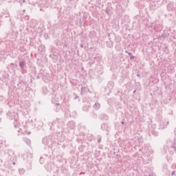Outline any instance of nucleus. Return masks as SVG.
<instances>
[{
    "label": "nucleus",
    "mask_w": 176,
    "mask_h": 176,
    "mask_svg": "<svg viewBox=\"0 0 176 176\" xmlns=\"http://www.w3.org/2000/svg\"><path fill=\"white\" fill-rule=\"evenodd\" d=\"M54 44L56 45V46H58V41L56 40L54 41Z\"/></svg>",
    "instance_id": "nucleus-42"
},
{
    "label": "nucleus",
    "mask_w": 176,
    "mask_h": 176,
    "mask_svg": "<svg viewBox=\"0 0 176 176\" xmlns=\"http://www.w3.org/2000/svg\"><path fill=\"white\" fill-rule=\"evenodd\" d=\"M105 13L111 17L112 14H113V8L111 6H107V7L105 9Z\"/></svg>",
    "instance_id": "nucleus-8"
},
{
    "label": "nucleus",
    "mask_w": 176,
    "mask_h": 176,
    "mask_svg": "<svg viewBox=\"0 0 176 176\" xmlns=\"http://www.w3.org/2000/svg\"><path fill=\"white\" fill-rule=\"evenodd\" d=\"M101 130H103V131H109L111 128L108 126V124L103 123L101 124Z\"/></svg>",
    "instance_id": "nucleus-12"
},
{
    "label": "nucleus",
    "mask_w": 176,
    "mask_h": 176,
    "mask_svg": "<svg viewBox=\"0 0 176 176\" xmlns=\"http://www.w3.org/2000/svg\"><path fill=\"white\" fill-rule=\"evenodd\" d=\"M151 127L153 128V129H151V134L154 135V137H157V135H159V132L156 131L157 129V128H156V124L151 125Z\"/></svg>",
    "instance_id": "nucleus-11"
},
{
    "label": "nucleus",
    "mask_w": 176,
    "mask_h": 176,
    "mask_svg": "<svg viewBox=\"0 0 176 176\" xmlns=\"http://www.w3.org/2000/svg\"><path fill=\"white\" fill-rule=\"evenodd\" d=\"M67 44L63 45V47H67Z\"/></svg>",
    "instance_id": "nucleus-50"
},
{
    "label": "nucleus",
    "mask_w": 176,
    "mask_h": 176,
    "mask_svg": "<svg viewBox=\"0 0 176 176\" xmlns=\"http://www.w3.org/2000/svg\"><path fill=\"white\" fill-rule=\"evenodd\" d=\"M98 144H100V142H101V136H98Z\"/></svg>",
    "instance_id": "nucleus-39"
},
{
    "label": "nucleus",
    "mask_w": 176,
    "mask_h": 176,
    "mask_svg": "<svg viewBox=\"0 0 176 176\" xmlns=\"http://www.w3.org/2000/svg\"><path fill=\"white\" fill-rule=\"evenodd\" d=\"M168 145L170 148L172 149H174L175 152L176 151V139L173 138L172 140H170L168 142Z\"/></svg>",
    "instance_id": "nucleus-6"
},
{
    "label": "nucleus",
    "mask_w": 176,
    "mask_h": 176,
    "mask_svg": "<svg viewBox=\"0 0 176 176\" xmlns=\"http://www.w3.org/2000/svg\"><path fill=\"white\" fill-rule=\"evenodd\" d=\"M23 141L25 142L28 146H31V140L28 139V138H23Z\"/></svg>",
    "instance_id": "nucleus-19"
},
{
    "label": "nucleus",
    "mask_w": 176,
    "mask_h": 176,
    "mask_svg": "<svg viewBox=\"0 0 176 176\" xmlns=\"http://www.w3.org/2000/svg\"><path fill=\"white\" fill-rule=\"evenodd\" d=\"M19 67L21 69L24 68L25 67V62L24 60H21L19 62Z\"/></svg>",
    "instance_id": "nucleus-26"
},
{
    "label": "nucleus",
    "mask_w": 176,
    "mask_h": 176,
    "mask_svg": "<svg viewBox=\"0 0 176 176\" xmlns=\"http://www.w3.org/2000/svg\"><path fill=\"white\" fill-rule=\"evenodd\" d=\"M45 45L43 44H41L38 46V51L40 52V53H43V52H45Z\"/></svg>",
    "instance_id": "nucleus-17"
},
{
    "label": "nucleus",
    "mask_w": 176,
    "mask_h": 176,
    "mask_svg": "<svg viewBox=\"0 0 176 176\" xmlns=\"http://www.w3.org/2000/svg\"><path fill=\"white\" fill-rule=\"evenodd\" d=\"M163 173H164L166 176H171V172L167 168V165L164 166Z\"/></svg>",
    "instance_id": "nucleus-14"
},
{
    "label": "nucleus",
    "mask_w": 176,
    "mask_h": 176,
    "mask_svg": "<svg viewBox=\"0 0 176 176\" xmlns=\"http://www.w3.org/2000/svg\"><path fill=\"white\" fill-rule=\"evenodd\" d=\"M170 36V33H168V30H164L162 34L157 36V39L160 41H164V39H167Z\"/></svg>",
    "instance_id": "nucleus-5"
},
{
    "label": "nucleus",
    "mask_w": 176,
    "mask_h": 176,
    "mask_svg": "<svg viewBox=\"0 0 176 176\" xmlns=\"http://www.w3.org/2000/svg\"><path fill=\"white\" fill-rule=\"evenodd\" d=\"M67 127L69 129H70L71 130H74V129H75V127H76V123L74 120L69 121L67 122Z\"/></svg>",
    "instance_id": "nucleus-10"
},
{
    "label": "nucleus",
    "mask_w": 176,
    "mask_h": 176,
    "mask_svg": "<svg viewBox=\"0 0 176 176\" xmlns=\"http://www.w3.org/2000/svg\"><path fill=\"white\" fill-rule=\"evenodd\" d=\"M111 36L110 34L108 35V36Z\"/></svg>",
    "instance_id": "nucleus-63"
},
{
    "label": "nucleus",
    "mask_w": 176,
    "mask_h": 176,
    "mask_svg": "<svg viewBox=\"0 0 176 176\" xmlns=\"http://www.w3.org/2000/svg\"><path fill=\"white\" fill-rule=\"evenodd\" d=\"M165 3H167L168 2H170L171 0H163Z\"/></svg>",
    "instance_id": "nucleus-45"
},
{
    "label": "nucleus",
    "mask_w": 176,
    "mask_h": 176,
    "mask_svg": "<svg viewBox=\"0 0 176 176\" xmlns=\"http://www.w3.org/2000/svg\"><path fill=\"white\" fill-rule=\"evenodd\" d=\"M63 124H64V122H63V120L60 118L56 119L52 122L49 123V126H50V129L56 130V133H58V134H60V133H63ZM57 129H59L60 131H58Z\"/></svg>",
    "instance_id": "nucleus-1"
},
{
    "label": "nucleus",
    "mask_w": 176,
    "mask_h": 176,
    "mask_svg": "<svg viewBox=\"0 0 176 176\" xmlns=\"http://www.w3.org/2000/svg\"><path fill=\"white\" fill-rule=\"evenodd\" d=\"M14 126L15 129H17V127H20V122L15 120V121L14 122Z\"/></svg>",
    "instance_id": "nucleus-27"
},
{
    "label": "nucleus",
    "mask_w": 176,
    "mask_h": 176,
    "mask_svg": "<svg viewBox=\"0 0 176 176\" xmlns=\"http://www.w3.org/2000/svg\"><path fill=\"white\" fill-rule=\"evenodd\" d=\"M98 68H100V69L102 68L101 66H98Z\"/></svg>",
    "instance_id": "nucleus-52"
},
{
    "label": "nucleus",
    "mask_w": 176,
    "mask_h": 176,
    "mask_svg": "<svg viewBox=\"0 0 176 176\" xmlns=\"http://www.w3.org/2000/svg\"><path fill=\"white\" fill-rule=\"evenodd\" d=\"M137 76H138V77L140 78V76H140V74H137Z\"/></svg>",
    "instance_id": "nucleus-55"
},
{
    "label": "nucleus",
    "mask_w": 176,
    "mask_h": 176,
    "mask_svg": "<svg viewBox=\"0 0 176 176\" xmlns=\"http://www.w3.org/2000/svg\"><path fill=\"white\" fill-rule=\"evenodd\" d=\"M96 5H98V6H100V5H101V0H96Z\"/></svg>",
    "instance_id": "nucleus-37"
},
{
    "label": "nucleus",
    "mask_w": 176,
    "mask_h": 176,
    "mask_svg": "<svg viewBox=\"0 0 176 176\" xmlns=\"http://www.w3.org/2000/svg\"><path fill=\"white\" fill-rule=\"evenodd\" d=\"M135 56L133 55L130 56V60H134Z\"/></svg>",
    "instance_id": "nucleus-43"
},
{
    "label": "nucleus",
    "mask_w": 176,
    "mask_h": 176,
    "mask_svg": "<svg viewBox=\"0 0 176 176\" xmlns=\"http://www.w3.org/2000/svg\"><path fill=\"white\" fill-rule=\"evenodd\" d=\"M21 71L23 75H24V74H27V69H25L24 67L21 69Z\"/></svg>",
    "instance_id": "nucleus-35"
},
{
    "label": "nucleus",
    "mask_w": 176,
    "mask_h": 176,
    "mask_svg": "<svg viewBox=\"0 0 176 176\" xmlns=\"http://www.w3.org/2000/svg\"><path fill=\"white\" fill-rule=\"evenodd\" d=\"M85 90H86L85 87H82L81 88V94H83V93H85Z\"/></svg>",
    "instance_id": "nucleus-38"
},
{
    "label": "nucleus",
    "mask_w": 176,
    "mask_h": 176,
    "mask_svg": "<svg viewBox=\"0 0 176 176\" xmlns=\"http://www.w3.org/2000/svg\"><path fill=\"white\" fill-rule=\"evenodd\" d=\"M162 49H163V52H164L166 54H168V53H170V49H168V45L165 44Z\"/></svg>",
    "instance_id": "nucleus-21"
},
{
    "label": "nucleus",
    "mask_w": 176,
    "mask_h": 176,
    "mask_svg": "<svg viewBox=\"0 0 176 176\" xmlns=\"http://www.w3.org/2000/svg\"><path fill=\"white\" fill-rule=\"evenodd\" d=\"M76 24L78 27L82 28V18H80V17L77 18V19L76 21Z\"/></svg>",
    "instance_id": "nucleus-16"
},
{
    "label": "nucleus",
    "mask_w": 176,
    "mask_h": 176,
    "mask_svg": "<svg viewBox=\"0 0 176 176\" xmlns=\"http://www.w3.org/2000/svg\"><path fill=\"white\" fill-rule=\"evenodd\" d=\"M26 123L27 124H31L32 127H37L38 129H41L42 127H43V122L38 118H35L34 120L29 118L26 121Z\"/></svg>",
    "instance_id": "nucleus-3"
},
{
    "label": "nucleus",
    "mask_w": 176,
    "mask_h": 176,
    "mask_svg": "<svg viewBox=\"0 0 176 176\" xmlns=\"http://www.w3.org/2000/svg\"><path fill=\"white\" fill-rule=\"evenodd\" d=\"M144 176H156V175H155L153 172L150 171V172H145Z\"/></svg>",
    "instance_id": "nucleus-23"
},
{
    "label": "nucleus",
    "mask_w": 176,
    "mask_h": 176,
    "mask_svg": "<svg viewBox=\"0 0 176 176\" xmlns=\"http://www.w3.org/2000/svg\"><path fill=\"white\" fill-rule=\"evenodd\" d=\"M174 175L176 176V171H175V170H173V171H172V173H171V176H174Z\"/></svg>",
    "instance_id": "nucleus-41"
},
{
    "label": "nucleus",
    "mask_w": 176,
    "mask_h": 176,
    "mask_svg": "<svg viewBox=\"0 0 176 176\" xmlns=\"http://www.w3.org/2000/svg\"><path fill=\"white\" fill-rule=\"evenodd\" d=\"M137 92V90L133 91V94Z\"/></svg>",
    "instance_id": "nucleus-53"
},
{
    "label": "nucleus",
    "mask_w": 176,
    "mask_h": 176,
    "mask_svg": "<svg viewBox=\"0 0 176 176\" xmlns=\"http://www.w3.org/2000/svg\"><path fill=\"white\" fill-rule=\"evenodd\" d=\"M23 2H25V0H23Z\"/></svg>",
    "instance_id": "nucleus-59"
},
{
    "label": "nucleus",
    "mask_w": 176,
    "mask_h": 176,
    "mask_svg": "<svg viewBox=\"0 0 176 176\" xmlns=\"http://www.w3.org/2000/svg\"><path fill=\"white\" fill-rule=\"evenodd\" d=\"M121 94H123V92H121Z\"/></svg>",
    "instance_id": "nucleus-64"
},
{
    "label": "nucleus",
    "mask_w": 176,
    "mask_h": 176,
    "mask_svg": "<svg viewBox=\"0 0 176 176\" xmlns=\"http://www.w3.org/2000/svg\"><path fill=\"white\" fill-rule=\"evenodd\" d=\"M75 97L74 98V100H78V101H80V98H79V96H76V94H75Z\"/></svg>",
    "instance_id": "nucleus-36"
},
{
    "label": "nucleus",
    "mask_w": 176,
    "mask_h": 176,
    "mask_svg": "<svg viewBox=\"0 0 176 176\" xmlns=\"http://www.w3.org/2000/svg\"><path fill=\"white\" fill-rule=\"evenodd\" d=\"M80 47H83V44H80Z\"/></svg>",
    "instance_id": "nucleus-54"
},
{
    "label": "nucleus",
    "mask_w": 176,
    "mask_h": 176,
    "mask_svg": "<svg viewBox=\"0 0 176 176\" xmlns=\"http://www.w3.org/2000/svg\"><path fill=\"white\" fill-rule=\"evenodd\" d=\"M115 86V82H113V81H109L107 84V87L111 90L112 89H113Z\"/></svg>",
    "instance_id": "nucleus-22"
},
{
    "label": "nucleus",
    "mask_w": 176,
    "mask_h": 176,
    "mask_svg": "<svg viewBox=\"0 0 176 176\" xmlns=\"http://www.w3.org/2000/svg\"><path fill=\"white\" fill-rule=\"evenodd\" d=\"M10 21H12V19H10Z\"/></svg>",
    "instance_id": "nucleus-60"
},
{
    "label": "nucleus",
    "mask_w": 176,
    "mask_h": 176,
    "mask_svg": "<svg viewBox=\"0 0 176 176\" xmlns=\"http://www.w3.org/2000/svg\"><path fill=\"white\" fill-rule=\"evenodd\" d=\"M39 162L41 164H43L45 163V158H43V157H41L39 160Z\"/></svg>",
    "instance_id": "nucleus-32"
},
{
    "label": "nucleus",
    "mask_w": 176,
    "mask_h": 176,
    "mask_svg": "<svg viewBox=\"0 0 176 176\" xmlns=\"http://www.w3.org/2000/svg\"><path fill=\"white\" fill-rule=\"evenodd\" d=\"M18 133H21V129L18 130Z\"/></svg>",
    "instance_id": "nucleus-51"
},
{
    "label": "nucleus",
    "mask_w": 176,
    "mask_h": 176,
    "mask_svg": "<svg viewBox=\"0 0 176 176\" xmlns=\"http://www.w3.org/2000/svg\"><path fill=\"white\" fill-rule=\"evenodd\" d=\"M89 109H90V106H89V105H85L82 107V111H84V112H89Z\"/></svg>",
    "instance_id": "nucleus-25"
},
{
    "label": "nucleus",
    "mask_w": 176,
    "mask_h": 176,
    "mask_svg": "<svg viewBox=\"0 0 176 176\" xmlns=\"http://www.w3.org/2000/svg\"><path fill=\"white\" fill-rule=\"evenodd\" d=\"M143 149H144V152L148 155H152V153H153L152 147H151L149 144H144Z\"/></svg>",
    "instance_id": "nucleus-7"
},
{
    "label": "nucleus",
    "mask_w": 176,
    "mask_h": 176,
    "mask_svg": "<svg viewBox=\"0 0 176 176\" xmlns=\"http://www.w3.org/2000/svg\"><path fill=\"white\" fill-rule=\"evenodd\" d=\"M56 107H58L60 108V103H56Z\"/></svg>",
    "instance_id": "nucleus-47"
},
{
    "label": "nucleus",
    "mask_w": 176,
    "mask_h": 176,
    "mask_svg": "<svg viewBox=\"0 0 176 176\" xmlns=\"http://www.w3.org/2000/svg\"><path fill=\"white\" fill-rule=\"evenodd\" d=\"M7 116L8 117V118L11 120H16V118H17V113H12L10 111H8L7 113Z\"/></svg>",
    "instance_id": "nucleus-9"
},
{
    "label": "nucleus",
    "mask_w": 176,
    "mask_h": 176,
    "mask_svg": "<svg viewBox=\"0 0 176 176\" xmlns=\"http://www.w3.org/2000/svg\"><path fill=\"white\" fill-rule=\"evenodd\" d=\"M23 12H25V10H23Z\"/></svg>",
    "instance_id": "nucleus-62"
},
{
    "label": "nucleus",
    "mask_w": 176,
    "mask_h": 176,
    "mask_svg": "<svg viewBox=\"0 0 176 176\" xmlns=\"http://www.w3.org/2000/svg\"><path fill=\"white\" fill-rule=\"evenodd\" d=\"M60 111V107H56V112H58Z\"/></svg>",
    "instance_id": "nucleus-44"
},
{
    "label": "nucleus",
    "mask_w": 176,
    "mask_h": 176,
    "mask_svg": "<svg viewBox=\"0 0 176 176\" xmlns=\"http://www.w3.org/2000/svg\"><path fill=\"white\" fill-rule=\"evenodd\" d=\"M16 38H17L16 33L12 32L7 34L8 41H10V39H16Z\"/></svg>",
    "instance_id": "nucleus-13"
},
{
    "label": "nucleus",
    "mask_w": 176,
    "mask_h": 176,
    "mask_svg": "<svg viewBox=\"0 0 176 176\" xmlns=\"http://www.w3.org/2000/svg\"><path fill=\"white\" fill-rule=\"evenodd\" d=\"M126 53H127V54H129V56H132L133 54H131V52H129L127 51H126Z\"/></svg>",
    "instance_id": "nucleus-46"
},
{
    "label": "nucleus",
    "mask_w": 176,
    "mask_h": 176,
    "mask_svg": "<svg viewBox=\"0 0 176 176\" xmlns=\"http://www.w3.org/2000/svg\"><path fill=\"white\" fill-rule=\"evenodd\" d=\"M87 138L89 140V141H92L93 138H94V136H93V135H91V134H88Z\"/></svg>",
    "instance_id": "nucleus-31"
},
{
    "label": "nucleus",
    "mask_w": 176,
    "mask_h": 176,
    "mask_svg": "<svg viewBox=\"0 0 176 176\" xmlns=\"http://www.w3.org/2000/svg\"><path fill=\"white\" fill-rule=\"evenodd\" d=\"M6 17H9V14H8V16H6Z\"/></svg>",
    "instance_id": "nucleus-58"
},
{
    "label": "nucleus",
    "mask_w": 176,
    "mask_h": 176,
    "mask_svg": "<svg viewBox=\"0 0 176 176\" xmlns=\"http://www.w3.org/2000/svg\"><path fill=\"white\" fill-rule=\"evenodd\" d=\"M106 46L107 47H109V49H112V47H113V41L111 40L109 41H106Z\"/></svg>",
    "instance_id": "nucleus-15"
},
{
    "label": "nucleus",
    "mask_w": 176,
    "mask_h": 176,
    "mask_svg": "<svg viewBox=\"0 0 176 176\" xmlns=\"http://www.w3.org/2000/svg\"><path fill=\"white\" fill-rule=\"evenodd\" d=\"M42 142L43 145L48 146L49 148H52L53 144L57 142L56 140V137L54 135H48L45 137L42 140Z\"/></svg>",
    "instance_id": "nucleus-2"
},
{
    "label": "nucleus",
    "mask_w": 176,
    "mask_h": 176,
    "mask_svg": "<svg viewBox=\"0 0 176 176\" xmlns=\"http://www.w3.org/2000/svg\"><path fill=\"white\" fill-rule=\"evenodd\" d=\"M23 160L26 162V163H29L30 165L32 164V157L34 155L31 153H25L22 155Z\"/></svg>",
    "instance_id": "nucleus-4"
},
{
    "label": "nucleus",
    "mask_w": 176,
    "mask_h": 176,
    "mask_svg": "<svg viewBox=\"0 0 176 176\" xmlns=\"http://www.w3.org/2000/svg\"><path fill=\"white\" fill-rule=\"evenodd\" d=\"M19 173L21 175H23V174H24V173H25V170H24V168H20L19 170Z\"/></svg>",
    "instance_id": "nucleus-30"
},
{
    "label": "nucleus",
    "mask_w": 176,
    "mask_h": 176,
    "mask_svg": "<svg viewBox=\"0 0 176 176\" xmlns=\"http://www.w3.org/2000/svg\"><path fill=\"white\" fill-rule=\"evenodd\" d=\"M42 93H43V94H44V95L47 94V93H49V91L47 90V87H43L42 88Z\"/></svg>",
    "instance_id": "nucleus-24"
},
{
    "label": "nucleus",
    "mask_w": 176,
    "mask_h": 176,
    "mask_svg": "<svg viewBox=\"0 0 176 176\" xmlns=\"http://www.w3.org/2000/svg\"><path fill=\"white\" fill-rule=\"evenodd\" d=\"M50 57H53V55H52V54H50Z\"/></svg>",
    "instance_id": "nucleus-56"
},
{
    "label": "nucleus",
    "mask_w": 176,
    "mask_h": 176,
    "mask_svg": "<svg viewBox=\"0 0 176 176\" xmlns=\"http://www.w3.org/2000/svg\"><path fill=\"white\" fill-rule=\"evenodd\" d=\"M100 118L102 120H108L109 119V117L108 116V115L105 114V113H102L100 116Z\"/></svg>",
    "instance_id": "nucleus-18"
},
{
    "label": "nucleus",
    "mask_w": 176,
    "mask_h": 176,
    "mask_svg": "<svg viewBox=\"0 0 176 176\" xmlns=\"http://www.w3.org/2000/svg\"><path fill=\"white\" fill-rule=\"evenodd\" d=\"M94 64H96V61L94 60H90V61L89 62V65H90V67H91V65H93Z\"/></svg>",
    "instance_id": "nucleus-33"
},
{
    "label": "nucleus",
    "mask_w": 176,
    "mask_h": 176,
    "mask_svg": "<svg viewBox=\"0 0 176 176\" xmlns=\"http://www.w3.org/2000/svg\"><path fill=\"white\" fill-rule=\"evenodd\" d=\"M46 168L48 171H52V167L49 166V165H47Z\"/></svg>",
    "instance_id": "nucleus-40"
},
{
    "label": "nucleus",
    "mask_w": 176,
    "mask_h": 176,
    "mask_svg": "<svg viewBox=\"0 0 176 176\" xmlns=\"http://www.w3.org/2000/svg\"><path fill=\"white\" fill-rule=\"evenodd\" d=\"M0 17H2V15H0Z\"/></svg>",
    "instance_id": "nucleus-61"
},
{
    "label": "nucleus",
    "mask_w": 176,
    "mask_h": 176,
    "mask_svg": "<svg viewBox=\"0 0 176 176\" xmlns=\"http://www.w3.org/2000/svg\"><path fill=\"white\" fill-rule=\"evenodd\" d=\"M58 28H61L63 27V23L61 21L58 22Z\"/></svg>",
    "instance_id": "nucleus-34"
},
{
    "label": "nucleus",
    "mask_w": 176,
    "mask_h": 176,
    "mask_svg": "<svg viewBox=\"0 0 176 176\" xmlns=\"http://www.w3.org/2000/svg\"><path fill=\"white\" fill-rule=\"evenodd\" d=\"M93 108H94V109H96V111H98V109H100V108H101V104L98 102H96L94 104Z\"/></svg>",
    "instance_id": "nucleus-20"
},
{
    "label": "nucleus",
    "mask_w": 176,
    "mask_h": 176,
    "mask_svg": "<svg viewBox=\"0 0 176 176\" xmlns=\"http://www.w3.org/2000/svg\"><path fill=\"white\" fill-rule=\"evenodd\" d=\"M13 164H14V165L16 164V162H13Z\"/></svg>",
    "instance_id": "nucleus-57"
},
{
    "label": "nucleus",
    "mask_w": 176,
    "mask_h": 176,
    "mask_svg": "<svg viewBox=\"0 0 176 176\" xmlns=\"http://www.w3.org/2000/svg\"><path fill=\"white\" fill-rule=\"evenodd\" d=\"M91 116H92V118H94V119H97V113H96V111H92L91 112Z\"/></svg>",
    "instance_id": "nucleus-28"
},
{
    "label": "nucleus",
    "mask_w": 176,
    "mask_h": 176,
    "mask_svg": "<svg viewBox=\"0 0 176 176\" xmlns=\"http://www.w3.org/2000/svg\"><path fill=\"white\" fill-rule=\"evenodd\" d=\"M8 67H10V68H11V69H12V71H14V67H16V65L12 63H10V64L8 65Z\"/></svg>",
    "instance_id": "nucleus-29"
},
{
    "label": "nucleus",
    "mask_w": 176,
    "mask_h": 176,
    "mask_svg": "<svg viewBox=\"0 0 176 176\" xmlns=\"http://www.w3.org/2000/svg\"><path fill=\"white\" fill-rule=\"evenodd\" d=\"M97 78H98V80L99 82H101V78H100L99 76H98Z\"/></svg>",
    "instance_id": "nucleus-48"
},
{
    "label": "nucleus",
    "mask_w": 176,
    "mask_h": 176,
    "mask_svg": "<svg viewBox=\"0 0 176 176\" xmlns=\"http://www.w3.org/2000/svg\"><path fill=\"white\" fill-rule=\"evenodd\" d=\"M124 120H122V121L121 122V124H124Z\"/></svg>",
    "instance_id": "nucleus-49"
}]
</instances>
